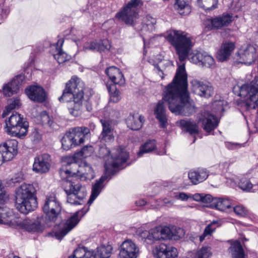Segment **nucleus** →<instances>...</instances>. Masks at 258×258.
Listing matches in <instances>:
<instances>
[{
	"instance_id": "nucleus-1",
	"label": "nucleus",
	"mask_w": 258,
	"mask_h": 258,
	"mask_svg": "<svg viewBox=\"0 0 258 258\" xmlns=\"http://www.w3.org/2000/svg\"><path fill=\"white\" fill-rule=\"evenodd\" d=\"M167 39L174 47L180 62L172 82L164 88L163 100L168 104V108L176 115L189 116L195 108L188 101L187 76L185 71V60L193 44L189 35L181 30H170Z\"/></svg>"
},
{
	"instance_id": "nucleus-2",
	"label": "nucleus",
	"mask_w": 258,
	"mask_h": 258,
	"mask_svg": "<svg viewBox=\"0 0 258 258\" xmlns=\"http://www.w3.org/2000/svg\"><path fill=\"white\" fill-rule=\"evenodd\" d=\"M93 90L84 86V83L76 76H73L66 83L61 96L60 102H67V107L70 114L79 116L85 102H89L93 95Z\"/></svg>"
},
{
	"instance_id": "nucleus-3",
	"label": "nucleus",
	"mask_w": 258,
	"mask_h": 258,
	"mask_svg": "<svg viewBox=\"0 0 258 258\" xmlns=\"http://www.w3.org/2000/svg\"><path fill=\"white\" fill-rule=\"evenodd\" d=\"M36 190L32 184L23 183L16 189V206L21 213L27 214L37 207Z\"/></svg>"
},
{
	"instance_id": "nucleus-4",
	"label": "nucleus",
	"mask_w": 258,
	"mask_h": 258,
	"mask_svg": "<svg viewBox=\"0 0 258 258\" xmlns=\"http://www.w3.org/2000/svg\"><path fill=\"white\" fill-rule=\"evenodd\" d=\"M62 187L67 195V202L74 205H82L87 196L86 187L78 180L71 179L63 181Z\"/></svg>"
},
{
	"instance_id": "nucleus-5",
	"label": "nucleus",
	"mask_w": 258,
	"mask_h": 258,
	"mask_svg": "<svg viewBox=\"0 0 258 258\" xmlns=\"http://www.w3.org/2000/svg\"><path fill=\"white\" fill-rule=\"evenodd\" d=\"M6 132L12 136L21 138L25 136L28 132V122L25 121L21 114H13L5 121Z\"/></svg>"
},
{
	"instance_id": "nucleus-6",
	"label": "nucleus",
	"mask_w": 258,
	"mask_h": 258,
	"mask_svg": "<svg viewBox=\"0 0 258 258\" xmlns=\"http://www.w3.org/2000/svg\"><path fill=\"white\" fill-rule=\"evenodd\" d=\"M141 0H130L127 4L115 15V18L125 24L133 26L138 18V7L142 5Z\"/></svg>"
},
{
	"instance_id": "nucleus-7",
	"label": "nucleus",
	"mask_w": 258,
	"mask_h": 258,
	"mask_svg": "<svg viewBox=\"0 0 258 258\" xmlns=\"http://www.w3.org/2000/svg\"><path fill=\"white\" fill-rule=\"evenodd\" d=\"M46 220L54 222L60 213L61 207L54 196H47L42 208Z\"/></svg>"
},
{
	"instance_id": "nucleus-8",
	"label": "nucleus",
	"mask_w": 258,
	"mask_h": 258,
	"mask_svg": "<svg viewBox=\"0 0 258 258\" xmlns=\"http://www.w3.org/2000/svg\"><path fill=\"white\" fill-rule=\"evenodd\" d=\"M18 153V142L10 140L0 145V167L4 163L12 160Z\"/></svg>"
},
{
	"instance_id": "nucleus-9",
	"label": "nucleus",
	"mask_w": 258,
	"mask_h": 258,
	"mask_svg": "<svg viewBox=\"0 0 258 258\" xmlns=\"http://www.w3.org/2000/svg\"><path fill=\"white\" fill-rule=\"evenodd\" d=\"M88 211V208H83L81 210L75 213L66 222L63 227L60 230L55 232L54 235L56 239L61 240L70 231L75 227L78 224L80 219Z\"/></svg>"
},
{
	"instance_id": "nucleus-10",
	"label": "nucleus",
	"mask_w": 258,
	"mask_h": 258,
	"mask_svg": "<svg viewBox=\"0 0 258 258\" xmlns=\"http://www.w3.org/2000/svg\"><path fill=\"white\" fill-rule=\"evenodd\" d=\"M128 154L123 149L117 148L113 150L111 161H106L104 167L106 172L109 173L110 167L118 168L121 166L128 158Z\"/></svg>"
},
{
	"instance_id": "nucleus-11",
	"label": "nucleus",
	"mask_w": 258,
	"mask_h": 258,
	"mask_svg": "<svg viewBox=\"0 0 258 258\" xmlns=\"http://www.w3.org/2000/svg\"><path fill=\"white\" fill-rule=\"evenodd\" d=\"M51 156L47 153L37 155L34 159L32 170L36 173L44 174L47 173L51 166Z\"/></svg>"
},
{
	"instance_id": "nucleus-12",
	"label": "nucleus",
	"mask_w": 258,
	"mask_h": 258,
	"mask_svg": "<svg viewBox=\"0 0 258 258\" xmlns=\"http://www.w3.org/2000/svg\"><path fill=\"white\" fill-rule=\"evenodd\" d=\"M199 123H201L202 127L206 132L210 133L214 130L218 125L217 117L208 111H203L198 115Z\"/></svg>"
},
{
	"instance_id": "nucleus-13",
	"label": "nucleus",
	"mask_w": 258,
	"mask_h": 258,
	"mask_svg": "<svg viewBox=\"0 0 258 258\" xmlns=\"http://www.w3.org/2000/svg\"><path fill=\"white\" fill-rule=\"evenodd\" d=\"M25 93L28 98L37 103H43L47 99V93L43 87L38 85H31L25 89Z\"/></svg>"
},
{
	"instance_id": "nucleus-14",
	"label": "nucleus",
	"mask_w": 258,
	"mask_h": 258,
	"mask_svg": "<svg viewBox=\"0 0 258 258\" xmlns=\"http://www.w3.org/2000/svg\"><path fill=\"white\" fill-rule=\"evenodd\" d=\"M191 91L201 97H209L213 94V88L209 83L197 79L191 82Z\"/></svg>"
},
{
	"instance_id": "nucleus-15",
	"label": "nucleus",
	"mask_w": 258,
	"mask_h": 258,
	"mask_svg": "<svg viewBox=\"0 0 258 258\" xmlns=\"http://www.w3.org/2000/svg\"><path fill=\"white\" fill-rule=\"evenodd\" d=\"M139 254V248L132 240H127L123 242L119 253L120 258H137Z\"/></svg>"
},
{
	"instance_id": "nucleus-16",
	"label": "nucleus",
	"mask_w": 258,
	"mask_h": 258,
	"mask_svg": "<svg viewBox=\"0 0 258 258\" xmlns=\"http://www.w3.org/2000/svg\"><path fill=\"white\" fill-rule=\"evenodd\" d=\"M90 130L85 126H77L72 128L69 131V133L76 147L83 144L89 136Z\"/></svg>"
},
{
	"instance_id": "nucleus-17",
	"label": "nucleus",
	"mask_w": 258,
	"mask_h": 258,
	"mask_svg": "<svg viewBox=\"0 0 258 258\" xmlns=\"http://www.w3.org/2000/svg\"><path fill=\"white\" fill-rule=\"evenodd\" d=\"M154 254L156 258H176L178 251L173 246L161 243L156 247Z\"/></svg>"
},
{
	"instance_id": "nucleus-18",
	"label": "nucleus",
	"mask_w": 258,
	"mask_h": 258,
	"mask_svg": "<svg viewBox=\"0 0 258 258\" xmlns=\"http://www.w3.org/2000/svg\"><path fill=\"white\" fill-rule=\"evenodd\" d=\"M209 176V171L204 168L191 169L188 173V177L194 185H197L206 180Z\"/></svg>"
},
{
	"instance_id": "nucleus-19",
	"label": "nucleus",
	"mask_w": 258,
	"mask_h": 258,
	"mask_svg": "<svg viewBox=\"0 0 258 258\" xmlns=\"http://www.w3.org/2000/svg\"><path fill=\"white\" fill-rule=\"evenodd\" d=\"M233 20L234 18L232 14L224 13L221 15L211 19L210 22L213 28L220 29L229 26Z\"/></svg>"
},
{
	"instance_id": "nucleus-20",
	"label": "nucleus",
	"mask_w": 258,
	"mask_h": 258,
	"mask_svg": "<svg viewBox=\"0 0 258 258\" xmlns=\"http://www.w3.org/2000/svg\"><path fill=\"white\" fill-rule=\"evenodd\" d=\"M100 121L102 126V131L100 135L101 140L106 142L113 141L114 128L112 121L109 119H101Z\"/></svg>"
},
{
	"instance_id": "nucleus-21",
	"label": "nucleus",
	"mask_w": 258,
	"mask_h": 258,
	"mask_svg": "<svg viewBox=\"0 0 258 258\" xmlns=\"http://www.w3.org/2000/svg\"><path fill=\"white\" fill-rule=\"evenodd\" d=\"M105 73L109 80L113 83V85H124L125 79L120 70L115 67H110L105 70Z\"/></svg>"
},
{
	"instance_id": "nucleus-22",
	"label": "nucleus",
	"mask_w": 258,
	"mask_h": 258,
	"mask_svg": "<svg viewBox=\"0 0 258 258\" xmlns=\"http://www.w3.org/2000/svg\"><path fill=\"white\" fill-rule=\"evenodd\" d=\"M158 232L155 227L149 230H143L142 229L138 231L139 237L147 244H152L156 241L160 240Z\"/></svg>"
},
{
	"instance_id": "nucleus-23",
	"label": "nucleus",
	"mask_w": 258,
	"mask_h": 258,
	"mask_svg": "<svg viewBox=\"0 0 258 258\" xmlns=\"http://www.w3.org/2000/svg\"><path fill=\"white\" fill-rule=\"evenodd\" d=\"M22 77L18 76L14 78L11 82L5 84L3 87V93L6 96H11L17 93L22 83Z\"/></svg>"
},
{
	"instance_id": "nucleus-24",
	"label": "nucleus",
	"mask_w": 258,
	"mask_h": 258,
	"mask_svg": "<svg viewBox=\"0 0 258 258\" xmlns=\"http://www.w3.org/2000/svg\"><path fill=\"white\" fill-rule=\"evenodd\" d=\"M179 125L182 131L194 136L193 143L195 142L197 139L195 136L199 133V128L197 123L190 119H181L179 121Z\"/></svg>"
},
{
	"instance_id": "nucleus-25",
	"label": "nucleus",
	"mask_w": 258,
	"mask_h": 258,
	"mask_svg": "<svg viewBox=\"0 0 258 258\" xmlns=\"http://www.w3.org/2000/svg\"><path fill=\"white\" fill-rule=\"evenodd\" d=\"M240 58L245 64H251L254 62L258 56L256 48L252 45H249L240 52Z\"/></svg>"
},
{
	"instance_id": "nucleus-26",
	"label": "nucleus",
	"mask_w": 258,
	"mask_h": 258,
	"mask_svg": "<svg viewBox=\"0 0 258 258\" xmlns=\"http://www.w3.org/2000/svg\"><path fill=\"white\" fill-rule=\"evenodd\" d=\"M42 217H38L35 222L26 219L20 223L21 227L30 232H39L42 230Z\"/></svg>"
},
{
	"instance_id": "nucleus-27",
	"label": "nucleus",
	"mask_w": 258,
	"mask_h": 258,
	"mask_svg": "<svg viewBox=\"0 0 258 258\" xmlns=\"http://www.w3.org/2000/svg\"><path fill=\"white\" fill-rule=\"evenodd\" d=\"M144 122V117L138 113L130 114L126 119L127 127L132 130H140Z\"/></svg>"
},
{
	"instance_id": "nucleus-28",
	"label": "nucleus",
	"mask_w": 258,
	"mask_h": 258,
	"mask_svg": "<svg viewBox=\"0 0 258 258\" xmlns=\"http://www.w3.org/2000/svg\"><path fill=\"white\" fill-rule=\"evenodd\" d=\"M234 48L235 44L233 42L223 43L217 52V59L222 62L226 60L229 58Z\"/></svg>"
},
{
	"instance_id": "nucleus-29",
	"label": "nucleus",
	"mask_w": 258,
	"mask_h": 258,
	"mask_svg": "<svg viewBox=\"0 0 258 258\" xmlns=\"http://www.w3.org/2000/svg\"><path fill=\"white\" fill-rule=\"evenodd\" d=\"M165 108L162 101H159L155 109V114L160 123V127L165 128L167 126V118L165 114Z\"/></svg>"
},
{
	"instance_id": "nucleus-30",
	"label": "nucleus",
	"mask_w": 258,
	"mask_h": 258,
	"mask_svg": "<svg viewBox=\"0 0 258 258\" xmlns=\"http://www.w3.org/2000/svg\"><path fill=\"white\" fill-rule=\"evenodd\" d=\"M77 158H75L74 155L72 157H69L66 158V160L63 161V163L65 164L69 171L71 172L74 178H76L77 176L80 177L81 172L82 171V168L80 167V169H78V164L75 161Z\"/></svg>"
},
{
	"instance_id": "nucleus-31",
	"label": "nucleus",
	"mask_w": 258,
	"mask_h": 258,
	"mask_svg": "<svg viewBox=\"0 0 258 258\" xmlns=\"http://www.w3.org/2000/svg\"><path fill=\"white\" fill-rule=\"evenodd\" d=\"M63 43V40L60 39L54 45L56 53L54 54L53 57L59 63H62L71 58V56L68 55L61 49V47Z\"/></svg>"
},
{
	"instance_id": "nucleus-32",
	"label": "nucleus",
	"mask_w": 258,
	"mask_h": 258,
	"mask_svg": "<svg viewBox=\"0 0 258 258\" xmlns=\"http://www.w3.org/2000/svg\"><path fill=\"white\" fill-rule=\"evenodd\" d=\"M213 206L220 211L225 212L232 208V201L229 198H215Z\"/></svg>"
},
{
	"instance_id": "nucleus-33",
	"label": "nucleus",
	"mask_w": 258,
	"mask_h": 258,
	"mask_svg": "<svg viewBox=\"0 0 258 258\" xmlns=\"http://www.w3.org/2000/svg\"><path fill=\"white\" fill-rule=\"evenodd\" d=\"M228 250L232 258H245L244 250L240 242L238 240L231 244Z\"/></svg>"
},
{
	"instance_id": "nucleus-34",
	"label": "nucleus",
	"mask_w": 258,
	"mask_h": 258,
	"mask_svg": "<svg viewBox=\"0 0 258 258\" xmlns=\"http://www.w3.org/2000/svg\"><path fill=\"white\" fill-rule=\"evenodd\" d=\"M106 179V176H102L98 180H97L95 183L93 185L91 195L88 202L89 203H92L100 194L103 187V182Z\"/></svg>"
},
{
	"instance_id": "nucleus-35",
	"label": "nucleus",
	"mask_w": 258,
	"mask_h": 258,
	"mask_svg": "<svg viewBox=\"0 0 258 258\" xmlns=\"http://www.w3.org/2000/svg\"><path fill=\"white\" fill-rule=\"evenodd\" d=\"M157 147L156 140H148L144 144L142 145L138 153L139 157L142 156L145 153H149L154 151Z\"/></svg>"
},
{
	"instance_id": "nucleus-36",
	"label": "nucleus",
	"mask_w": 258,
	"mask_h": 258,
	"mask_svg": "<svg viewBox=\"0 0 258 258\" xmlns=\"http://www.w3.org/2000/svg\"><path fill=\"white\" fill-rule=\"evenodd\" d=\"M174 8L181 15H187L191 12L190 6L184 0H175Z\"/></svg>"
},
{
	"instance_id": "nucleus-37",
	"label": "nucleus",
	"mask_w": 258,
	"mask_h": 258,
	"mask_svg": "<svg viewBox=\"0 0 258 258\" xmlns=\"http://www.w3.org/2000/svg\"><path fill=\"white\" fill-rule=\"evenodd\" d=\"M81 172L80 179L81 180H91L95 177L94 172L91 166L87 163H84Z\"/></svg>"
},
{
	"instance_id": "nucleus-38",
	"label": "nucleus",
	"mask_w": 258,
	"mask_h": 258,
	"mask_svg": "<svg viewBox=\"0 0 258 258\" xmlns=\"http://www.w3.org/2000/svg\"><path fill=\"white\" fill-rule=\"evenodd\" d=\"M218 0H198V4L206 12H210L217 8Z\"/></svg>"
},
{
	"instance_id": "nucleus-39",
	"label": "nucleus",
	"mask_w": 258,
	"mask_h": 258,
	"mask_svg": "<svg viewBox=\"0 0 258 258\" xmlns=\"http://www.w3.org/2000/svg\"><path fill=\"white\" fill-rule=\"evenodd\" d=\"M38 120L39 121V123L42 125L51 127H54V126L52 116L49 115L46 111H43L40 113L38 116Z\"/></svg>"
},
{
	"instance_id": "nucleus-40",
	"label": "nucleus",
	"mask_w": 258,
	"mask_h": 258,
	"mask_svg": "<svg viewBox=\"0 0 258 258\" xmlns=\"http://www.w3.org/2000/svg\"><path fill=\"white\" fill-rule=\"evenodd\" d=\"M94 151V148L92 146H86L80 151L75 153V158L77 159L87 158L91 156Z\"/></svg>"
},
{
	"instance_id": "nucleus-41",
	"label": "nucleus",
	"mask_w": 258,
	"mask_h": 258,
	"mask_svg": "<svg viewBox=\"0 0 258 258\" xmlns=\"http://www.w3.org/2000/svg\"><path fill=\"white\" fill-rule=\"evenodd\" d=\"M21 105L20 100L18 98L11 99L9 101V103L6 106L5 109L4 110L2 116L3 118L6 117L13 110L19 108Z\"/></svg>"
},
{
	"instance_id": "nucleus-42",
	"label": "nucleus",
	"mask_w": 258,
	"mask_h": 258,
	"mask_svg": "<svg viewBox=\"0 0 258 258\" xmlns=\"http://www.w3.org/2000/svg\"><path fill=\"white\" fill-rule=\"evenodd\" d=\"M107 90L109 93V101L113 103L118 102L121 99L120 92L116 89L114 85H107Z\"/></svg>"
},
{
	"instance_id": "nucleus-43",
	"label": "nucleus",
	"mask_w": 258,
	"mask_h": 258,
	"mask_svg": "<svg viewBox=\"0 0 258 258\" xmlns=\"http://www.w3.org/2000/svg\"><path fill=\"white\" fill-rule=\"evenodd\" d=\"M155 228L158 232L159 240L165 238L172 239V230L168 227L160 226L156 227Z\"/></svg>"
},
{
	"instance_id": "nucleus-44",
	"label": "nucleus",
	"mask_w": 258,
	"mask_h": 258,
	"mask_svg": "<svg viewBox=\"0 0 258 258\" xmlns=\"http://www.w3.org/2000/svg\"><path fill=\"white\" fill-rule=\"evenodd\" d=\"M72 139L69 132H67L64 135L61 141L62 147L64 150L67 151L70 149L76 147Z\"/></svg>"
},
{
	"instance_id": "nucleus-45",
	"label": "nucleus",
	"mask_w": 258,
	"mask_h": 258,
	"mask_svg": "<svg viewBox=\"0 0 258 258\" xmlns=\"http://www.w3.org/2000/svg\"><path fill=\"white\" fill-rule=\"evenodd\" d=\"M112 247L110 245L102 246L97 248L95 256L99 258H109L111 254Z\"/></svg>"
},
{
	"instance_id": "nucleus-46",
	"label": "nucleus",
	"mask_w": 258,
	"mask_h": 258,
	"mask_svg": "<svg viewBox=\"0 0 258 258\" xmlns=\"http://www.w3.org/2000/svg\"><path fill=\"white\" fill-rule=\"evenodd\" d=\"M69 258H94L90 251H86L85 248H78L75 249L73 254Z\"/></svg>"
},
{
	"instance_id": "nucleus-47",
	"label": "nucleus",
	"mask_w": 258,
	"mask_h": 258,
	"mask_svg": "<svg viewBox=\"0 0 258 258\" xmlns=\"http://www.w3.org/2000/svg\"><path fill=\"white\" fill-rule=\"evenodd\" d=\"M238 186L243 190L249 191L252 188L253 184L249 178L243 176L240 179Z\"/></svg>"
},
{
	"instance_id": "nucleus-48",
	"label": "nucleus",
	"mask_w": 258,
	"mask_h": 258,
	"mask_svg": "<svg viewBox=\"0 0 258 258\" xmlns=\"http://www.w3.org/2000/svg\"><path fill=\"white\" fill-rule=\"evenodd\" d=\"M212 255L211 249L208 247H203L194 255V258H209ZM184 258H188L187 257Z\"/></svg>"
},
{
	"instance_id": "nucleus-49",
	"label": "nucleus",
	"mask_w": 258,
	"mask_h": 258,
	"mask_svg": "<svg viewBox=\"0 0 258 258\" xmlns=\"http://www.w3.org/2000/svg\"><path fill=\"white\" fill-rule=\"evenodd\" d=\"M59 173L61 178L65 181L66 180H70L69 178L72 177L74 179L73 175L69 171L68 167L66 166L65 164L63 162V165L59 170Z\"/></svg>"
},
{
	"instance_id": "nucleus-50",
	"label": "nucleus",
	"mask_w": 258,
	"mask_h": 258,
	"mask_svg": "<svg viewBox=\"0 0 258 258\" xmlns=\"http://www.w3.org/2000/svg\"><path fill=\"white\" fill-rule=\"evenodd\" d=\"M98 52H105L109 51L111 48V44L108 39H103L98 41Z\"/></svg>"
},
{
	"instance_id": "nucleus-51",
	"label": "nucleus",
	"mask_w": 258,
	"mask_h": 258,
	"mask_svg": "<svg viewBox=\"0 0 258 258\" xmlns=\"http://www.w3.org/2000/svg\"><path fill=\"white\" fill-rule=\"evenodd\" d=\"M214 64L215 60L213 57L205 52L202 64L207 68H211Z\"/></svg>"
},
{
	"instance_id": "nucleus-52",
	"label": "nucleus",
	"mask_w": 258,
	"mask_h": 258,
	"mask_svg": "<svg viewBox=\"0 0 258 258\" xmlns=\"http://www.w3.org/2000/svg\"><path fill=\"white\" fill-rule=\"evenodd\" d=\"M173 238L174 239H178L183 237L185 234L184 230L181 228H172L171 229Z\"/></svg>"
},
{
	"instance_id": "nucleus-53",
	"label": "nucleus",
	"mask_w": 258,
	"mask_h": 258,
	"mask_svg": "<svg viewBox=\"0 0 258 258\" xmlns=\"http://www.w3.org/2000/svg\"><path fill=\"white\" fill-rule=\"evenodd\" d=\"M98 41H93L90 42L86 43L84 45L83 49L85 51H98Z\"/></svg>"
},
{
	"instance_id": "nucleus-54",
	"label": "nucleus",
	"mask_w": 258,
	"mask_h": 258,
	"mask_svg": "<svg viewBox=\"0 0 258 258\" xmlns=\"http://www.w3.org/2000/svg\"><path fill=\"white\" fill-rule=\"evenodd\" d=\"M205 52H198L190 58L191 61L195 63H200L202 64Z\"/></svg>"
},
{
	"instance_id": "nucleus-55",
	"label": "nucleus",
	"mask_w": 258,
	"mask_h": 258,
	"mask_svg": "<svg viewBox=\"0 0 258 258\" xmlns=\"http://www.w3.org/2000/svg\"><path fill=\"white\" fill-rule=\"evenodd\" d=\"M233 210L237 215L241 217H244L247 214L246 209L242 205H238L234 207Z\"/></svg>"
},
{
	"instance_id": "nucleus-56",
	"label": "nucleus",
	"mask_w": 258,
	"mask_h": 258,
	"mask_svg": "<svg viewBox=\"0 0 258 258\" xmlns=\"http://www.w3.org/2000/svg\"><path fill=\"white\" fill-rule=\"evenodd\" d=\"M218 223L216 221H213L210 224H209L206 227L204 230V234L208 235H210L215 230L217 226Z\"/></svg>"
},
{
	"instance_id": "nucleus-57",
	"label": "nucleus",
	"mask_w": 258,
	"mask_h": 258,
	"mask_svg": "<svg viewBox=\"0 0 258 258\" xmlns=\"http://www.w3.org/2000/svg\"><path fill=\"white\" fill-rule=\"evenodd\" d=\"M110 150L106 146H102L99 148L98 156L100 158H106L110 155Z\"/></svg>"
},
{
	"instance_id": "nucleus-58",
	"label": "nucleus",
	"mask_w": 258,
	"mask_h": 258,
	"mask_svg": "<svg viewBox=\"0 0 258 258\" xmlns=\"http://www.w3.org/2000/svg\"><path fill=\"white\" fill-rule=\"evenodd\" d=\"M145 23L147 26H153L156 23V19L150 14L146 16L144 20Z\"/></svg>"
},
{
	"instance_id": "nucleus-59",
	"label": "nucleus",
	"mask_w": 258,
	"mask_h": 258,
	"mask_svg": "<svg viewBox=\"0 0 258 258\" xmlns=\"http://www.w3.org/2000/svg\"><path fill=\"white\" fill-rule=\"evenodd\" d=\"M214 198H213L212 196L210 195H206L203 196V199L202 202L207 204H211L210 206L213 208V201Z\"/></svg>"
},
{
	"instance_id": "nucleus-60",
	"label": "nucleus",
	"mask_w": 258,
	"mask_h": 258,
	"mask_svg": "<svg viewBox=\"0 0 258 258\" xmlns=\"http://www.w3.org/2000/svg\"><path fill=\"white\" fill-rule=\"evenodd\" d=\"M23 179V176L21 174L16 175L14 177L11 179L13 183H18L22 181Z\"/></svg>"
},
{
	"instance_id": "nucleus-61",
	"label": "nucleus",
	"mask_w": 258,
	"mask_h": 258,
	"mask_svg": "<svg viewBox=\"0 0 258 258\" xmlns=\"http://www.w3.org/2000/svg\"><path fill=\"white\" fill-rule=\"evenodd\" d=\"M7 199V196L2 189H0V204H3Z\"/></svg>"
},
{
	"instance_id": "nucleus-62",
	"label": "nucleus",
	"mask_w": 258,
	"mask_h": 258,
	"mask_svg": "<svg viewBox=\"0 0 258 258\" xmlns=\"http://www.w3.org/2000/svg\"><path fill=\"white\" fill-rule=\"evenodd\" d=\"M154 71L161 77L162 79L164 78V74L158 64L155 65Z\"/></svg>"
},
{
	"instance_id": "nucleus-63",
	"label": "nucleus",
	"mask_w": 258,
	"mask_h": 258,
	"mask_svg": "<svg viewBox=\"0 0 258 258\" xmlns=\"http://www.w3.org/2000/svg\"><path fill=\"white\" fill-rule=\"evenodd\" d=\"M203 194H196L193 196V199L196 201H202Z\"/></svg>"
},
{
	"instance_id": "nucleus-64",
	"label": "nucleus",
	"mask_w": 258,
	"mask_h": 258,
	"mask_svg": "<svg viewBox=\"0 0 258 258\" xmlns=\"http://www.w3.org/2000/svg\"><path fill=\"white\" fill-rule=\"evenodd\" d=\"M178 199L182 201H186L188 199V196L184 192H181L178 195Z\"/></svg>"
}]
</instances>
